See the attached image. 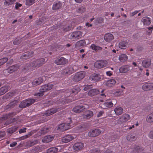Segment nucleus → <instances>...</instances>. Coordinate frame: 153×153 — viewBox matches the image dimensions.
<instances>
[{"label": "nucleus", "instance_id": "33", "mask_svg": "<svg viewBox=\"0 0 153 153\" xmlns=\"http://www.w3.org/2000/svg\"><path fill=\"white\" fill-rule=\"evenodd\" d=\"M8 89L7 86L2 87L0 88V96L6 93Z\"/></svg>", "mask_w": 153, "mask_h": 153}, {"label": "nucleus", "instance_id": "32", "mask_svg": "<svg viewBox=\"0 0 153 153\" xmlns=\"http://www.w3.org/2000/svg\"><path fill=\"white\" fill-rule=\"evenodd\" d=\"M151 61L149 60H145L143 61L142 65L143 67L147 68L151 65Z\"/></svg>", "mask_w": 153, "mask_h": 153}, {"label": "nucleus", "instance_id": "12", "mask_svg": "<svg viewBox=\"0 0 153 153\" xmlns=\"http://www.w3.org/2000/svg\"><path fill=\"white\" fill-rule=\"evenodd\" d=\"M101 76L99 74L94 73L90 76V79L92 81L97 82L100 80Z\"/></svg>", "mask_w": 153, "mask_h": 153}, {"label": "nucleus", "instance_id": "15", "mask_svg": "<svg viewBox=\"0 0 153 153\" xmlns=\"http://www.w3.org/2000/svg\"><path fill=\"white\" fill-rule=\"evenodd\" d=\"M85 109V106L82 105H78L74 107L73 111L76 113H79L83 111Z\"/></svg>", "mask_w": 153, "mask_h": 153}, {"label": "nucleus", "instance_id": "1", "mask_svg": "<svg viewBox=\"0 0 153 153\" xmlns=\"http://www.w3.org/2000/svg\"><path fill=\"white\" fill-rule=\"evenodd\" d=\"M45 59L42 58L36 61L30 62L26 65L24 68L26 70L32 71L36 68H38L44 63Z\"/></svg>", "mask_w": 153, "mask_h": 153}, {"label": "nucleus", "instance_id": "42", "mask_svg": "<svg viewBox=\"0 0 153 153\" xmlns=\"http://www.w3.org/2000/svg\"><path fill=\"white\" fill-rule=\"evenodd\" d=\"M135 136L131 134L128 135L126 137L127 140L130 141L134 140L135 139Z\"/></svg>", "mask_w": 153, "mask_h": 153}, {"label": "nucleus", "instance_id": "62", "mask_svg": "<svg viewBox=\"0 0 153 153\" xmlns=\"http://www.w3.org/2000/svg\"><path fill=\"white\" fill-rule=\"evenodd\" d=\"M86 25L88 27H91L92 26V24H90L89 23L87 22L86 23Z\"/></svg>", "mask_w": 153, "mask_h": 153}, {"label": "nucleus", "instance_id": "11", "mask_svg": "<svg viewBox=\"0 0 153 153\" xmlns=\"http://www.w3.org/2000/svg\"><path fill=\"white\" fill-rule=\"evenodd\" d=\"M84 147V144L83 143L77 142L74 144L73 146V149L75 151H79L82 149Z\"/></svg>", "mask_w": 153, "mask_h": 153}, {"label": "nucleus", "instance_id": "48", "mask_svg": "<svg viewBox=\"0 0 153 153\" xmlns=\"http://www.w3.org/2000/svg\"><path fill=\"white\" fill-rule=\"evenodd\" d=\"M22 6V4H21L16 2L15 5V8L16 9H19L20 7H21Z\"/></svg>", "mask_w": 153, "mask_h": 153}, {"label": "nucleus", "instance_id": "5", "mask_svg": "<svg viewBox=\"0 0 153 153\" xmlns=\"http://www.w3.org/2000/svg\"><path fill=\"white\" fill-rule=\"evenodd\" d=\"M70 120L69 123H64L59 125L58 129L62 131H64L69 129L71 127L70 124L72 123L71 120L69 119Z\"/></svg>", "mask_w": 153, "mask_h": 153}, {"label": "nucleus", "instance_id": "29", "mask_svg": "<svg viewBox=\"0 0 153 153\" xmlns=\"http://www.w3.org/2000/svg\"><path fill=\"white\" fill-rule=\"evenodd\" d=\"M116 82V81L114 79H111L108 80L106 82V85L109 87L114 86Z\"/></svg>", "mask_w": 153, "mask_h": 153}, {"label": "nucleus", "instance_id": "50", "mask_svg": "<svg viewBox=\"0 0 153 153\" xmlns=\"http://www.w3.org/2000/svg\"><path fill=\"white\" fill-rule=\"evenodd\" d=\"M122 92H123V91H116L114 95L115 96H120L121 95V94L122 93Z\"/></svg>", "mask_w": 153, "mask_h": 153}, {"label": "nucleus", "instance_id": "56", "mask_svg": "<svg viewBox=\"0 0 153 153\" xmlns=\"http://www.w3.org/2000/svg\"><path fill=\"white\" fill-rule=\"evenodd\" d=\"M91 86L90 85H86L84 88V90L85 91H86L89 90L91 88Z\"/></svg>", "mask_w": 153, "mask_h": 153}, {"label": "nucleus", "instance_id": "25", "mask_svg": "<svg viewBox=\"0 0 153 153\" xmlns=\"http://www.w3.org/2000/svg\"><path fill=\"white\" fill-rule=\"evenodd\" d=\"M114 101H115V100H113L112 101H109L107 100L106 102H104L103 105L104 106L105 108H109L112 107L113 105V102H114Z\"/></svg>", "mask_w": 153, "mask_h": 153}, {"label": "nucleus", "instance_id": "44", "mask_svg": "<svg viewBox=\"0 0 153 153\" xmlns=\"http://www.w3.org/2000/svg\"><path fill=\"white\" fill-rule=\"evenodd\" d=\"M39 143V141L38 140H34L33 142H28L27 145L28 146H32L34 145L37 144Z\"/></svg>", "mask_w": 153, "mask_h": 153}, {"label": "nucleus", "instance_id": "47", "mask_svg": "<svg viewBox=\"0 0 153 153\" xmlns=\"http://www.w3.org/2000/svg\"><path fill=\"white\" fill-rule=\"evenodd\" d=\"M6 134L4 131L0 132V139L2 138Z\"/></svg>", "mask_w": 153, "mask_h": 153}, {"label": "nucleus", "instance_id": "43", "mask_svg": "<svg viewBox=\"0 0 153 153\" xmlns=\"http://www.w3.org/2000/svg\"><path fill=\"white\" fill-rule=\"evenodd\" d=\"M35 0H26V5L30 6L34 3Z\"/></svg>", "mask_w": 153, "mask_h": 153}, {"label": "nucleus", "instance_id": "14", "mask_svg": "<svg viewBox=\"0 0 153 153\" xmlns=\"http://www.w3.org/2000/svg\"><path fill=\"white\" fill-rule=\"evenodd\" d=\"M61 147L60 146H57L56 147H52L50 148L47 151V153H56L57 152H61Z\"/></svg>", "mask_w": 153, "mask_h": 153}, {"label": "nucleus", "instance_id": "55", "mask_svg": "<svg viewBox=\"0 0 153 153\" xmlns=\"http://www.w3.org/2000/svg\"><path fill=\"white\" fill-rule=\"evenodd\" d=\"M26 130V128H24L21 129L19 131V133L20 134H21L22 133L25 132Z\"/></svg>", "mask_w": 153, "mask_h": 153}, {"label": "nucleus", "instance_id": "26", "mask_svg": "<svg viewBox=\"0 0 153 153\" xmlns=\"http://www.w3.org/2000/svg\"><path fill=\"white\" fill-rule=\"evenodd\" d=\"M53 139V137L50 135L44 137L42 140V142L45 143H48L52 141Z\"/></svg>", "mask_w": 153, "mask_h": 153}, {"label": "nucleus", "instance_id": "40", "mask_svg": "<svg viewBox=\"0 0 153 153\" xmlns=\"http://www.w3.org/2000/svg\"><path fill=\"white\" fill-rule=\"evenodd\" d=\"M126 43L124 42H120L119 45V47L120 48L122 49H125L126 48Z\"/></svg>", "mask_w": 153, "mask_h": 153}, {"label": "nucleus", "instance_id": "54", "mask_svg": "<svg viewBox=\"0 0 153 153\" xmlns=\"http://www.w3.org/2000/svg\"><path fill=\"white\" fill-rule=\"evenodd\" d=\"M70 27L68 26H65L63 27V30L65 31H67L70 30Z\"/></svg>", "mask_w": 153, "mask_h": 153}, {"label": "nucleus", "instance_id": "7", "mask_svg": "<svg viewBox=\"0 0 153 153\" xmlns=\"http://www.w3.org/2000/svg\"><path fill=\"white\" fill-rule=\"evenodd\" d=\"M101 133V130L98 128L91 129L88 132V136L91 137H94L99 135Z\"/></svg>", "mask_w": 153, "mask_h": 153}, {"label": "nucleus", "instance_id": "52", "mask_svg": "<svg viewBox=\"0 0 153 153\" xmlns=\"http://www.w3.org/2000/svg\"><path fill=\"white\" fill-rule=\"evenodd\" d=\"M104 112L103 111H100L98 114L97 115V117H101L102 114H104Z\"/></svg>", "mask_w": 153, "mask_h": 153}, {"label": "nucleus", "instance_id": "49", "mask_svg": "<svg viewBox=\"0 0 153 153\" xmlns=\"http://www.w3.org/2000/svg\"><path fill=\"white\" fill-rule=\"evenodd\" d=\"M148 137L150 138L153 139V130L150 131Z\"/></svg>", "mask_w": 153, "mask_h": 153}, {"label": "nucleus", "instance_id": "64", "mask_svg": "<svg viewBox=\"0 0 153 153\" xmlns=\"http://www.w3.org/2000/svg\"><path fill=\"white\" fill-rule=\"evenodd\" d=\"M132 64L135 66L137 67V65L136 63L135 62H134L132 63Z\"/></svg>", "mask_w": 153, "mask_h": 153}, {"label": "nucleus", "instance_id": "35", "mask_svg": "<svg viewBox=\"0 0 153 153\" xmlns=\"http://www.w3.org/2000/svg\"><path fill=\"white\" fill-rule=\"evenodd\" d=\"M90 47L93 50H94L95 51L101 50L102 49V48L101 47L97 46L94 44L91 45Z\"/></svg>", "mask_w": 153, "mask_h": 153}, {"label": "nucleus", "instance_id": "31", "mask_svg": "<svg viewBox=\"0 0 153 153\" xmlns=\"http://www.w3.org/2000/svg\"><path fill=\"white\" fill-rule=\"evenodd\" d=\"M128 59V56L125 54H122L119 55V60L122 62L127 61Z\"/></svg>", "mask_w": 153, "mask_h": 153}, {"label": "nucleus", "instance_id": "6", "mask_svg": "<svg viewBox=\"0 0 153 153\" xmlns=\"http://www.w3.org/2000/svg\"><path fill=\"white\" fill-rule=\"evenodd\" d=\"M76 137V136L74 134H68L62 138V141L64 143H67L75 139Z\"/></svg>", "mask_w": 153, "mask_h": 153}, {"label": "nucleus", "instance_id": "61", "mask_svg": "<svg viewBox=\"0 0 153 153\" xmlns=\"http://www.w3.org/2000/svg\"><path fill=\"white\" fill-rule=\"evenodd\" d=\"M75 2L77 3H81L83 1V0H75Z\"/></svg>", "mask_w": 153, "mask_h": 153}, {"label": "nucleus", "instance_id": "22", "mask_svg": "<svg viewBox=\"0 0 153 153\" xmlns=\"http://www.w3.org/2000/svg\"><path fill=\"white\" fill-rule=\"evenodd\" d=\"M86 44V43L85 40H81L76 43L75 44V47L77 48H79L80 47H84L85 46Z\"/></svg>", "mask_w": 153, "mask_h": 153}, {"label": "nucleus", "instance_id": "59", "mask_svg": "<svg viewBox=\"0 0 153 153\" xmlns=\"http://www.w3.org/2000/svg\"><path fill=\"white\" fill-rule=\"evenodd\" d=\"M138 12V11L136 10L134 12L131 13L130 15L131 16H133L135 14H137Z\"/></svg>", "mask_w": 153, "mask_h": 153}, {"label": "nucleus", "instance_id": "18", "mask_svg": "<svg viewBox=\"0 0 153 153\" xmlns=\"http://www.w3.org/2000/svg\"><path fill=\"white\" fill-rule=\"evenodd\" d=\"M43 77H39L34 79L31 83L32 86H35L41 84L43 82Z\"/></svg>", "mask_w": 153, "mask_h": 153}, {"label": "nucleus", "instance_id": "37", "mask_svg": "<svg viewBox=\"0 0 153 153\" xmlns=\"http://www.w3.org/2000/svg\"><path fill=\"white\" fill-rule=\"evenodd\" d=\"M104 21V19L102 17H99L96 19L94 21V23L96 24H101Z\"/></svg>", "mask_w": 153, "mask_h": 153}, {"label": "nucleus", "instance_id": "41", "mask_svg": "<svg viewBox=\"0 0 153 153\" xmlns=\"http://www.w3.org/2000/svg\"><path fill=\"white\" fill-rule=\"evenodd\" d=\"M17 128L15 126L11 128H9L7 130V132L9 133H12L17 130Z\"/></svg>", "mask_w": 153, "mask_h": 153}, {"label": "nucleus", "instance_id": "16", "mask_svg": "<svg viewBox=\"0 0 153 153\" xmlns=\"http://www.w3.org/2000/svg\"><path fill=\"white\" fill-rule=\"evenodd\" d=\"M131 66L128 65H125L121 66L119 68V72L121 73L127 72L130 70Z\"/></svg>", "mask_w": 153, "mask_h": 153}, {"label": "nucleus", "instance_id": "9", "mask_svg": "<svg viewBox=\"0 0 153 153\" xmlns=\"http://www.w3.org/2000/svg\"><path fill=\"white\" fill-rule=\"evenodd\" d=\"M142 89L145 91H148L153 89V83L146 82L143 84Z\"/></svg>", "mask_w": 153, "mask_h": 153}, {"label": "nucleus", "instance_id": "28", "mask_svg": "<svg viewBox=\"0 0 153 153\" xmlns=\"http://www.w3.org/2000/svg\"><path fill=\"white\" fill-rule=\"evenodd\" d=\"M99 93V91L97 89H92L90 90L88 93V95L90 96H93Z\"/></svg>", "mask_w": 153, "mask_h": 153}, {"label": "nucleus", "instance_id": "30", "mask_svg": "<svg viewBox=\"0 0 153 153\" xmlns=\"http://www.w3.org/2000/svg\"><path fill=\"white\" fill-rule=\"evenodd\" d=\"M146 120L148 123H153V112L150 113L147 116Z\"/></svg>", "mask_w": 153, "mask_h": 153}, {"label": "nucleus", "instance_id": "8", "mask_svg": "<svg viewBox=\"0 0 153 153\" xmlns=\"http://www.w3.org/2000/svg\"><path fill=\"white\" fill-rule=\"evenodd\" d=\"M70 38L72 39L80 38L82 35V33L80 31L74 32L70 34Z\"/></svg>", "mask_w": 153, "mask_h": 153}, {"label": "nucleus", "instance_id": "51", "mask_svg": "<svg viewBox=\"0 0 153 153\" xmlns=\"http://www.w3.org/2000/svg\"><path fill=\"white\" fill-rule=\"evenodd\" d=\"M106 74L107 76H111L113 74V72L110 71H107L106 72Z\"/></svg>", "mask_w": 153, "mask_h": 153}, {"label": "nucleus", "instance_id": "17", "mask_svg": "<svg viewBox=\"0 0 153 153\" xmlns=\"http://www.w3.org/2000/svg\"><path fill=\"white\" fill-rule=\"evenodd\" d=\"M130 117L127 114H124L120 118L119 121L122 123L126 122L129 120Z\"/></svg>", "mask_w": 153, "mask_h": 153}, {"label": "nucleus", "instance_id": "57", "mask_svg": "<svg viewBox=\"0 0 153 153\" xmlns=\"http://www.w3.org/2000/svg\"><path fill=\"white\" fill-rule=\"evenodd\" d=\"M16 144L17 143L16 142H14L10 144V146L11 147H13L14 146H16Z\"/></svg>", "mask_w": 153, "mask_h": 153}, {"label": "nucleus", "instance_id": "34", "mask_svg": "<svg viewBox=\"0 0 153 153\" xmlns=\"http://www.w3.org/2000/svg\"><path fill=\"white\" fill-rule=\"evenodd\" d=\"M16 0H5L4 4L6 6H9L14 3Z\"/></svg>", "mask_w": 153, "mask_h": 153}, {"label": "nucleus", "instance_id": "39", "mask_svg": "<svg viewBox=\"0 0 153 153\" xmlns=\"http://www.w3.org/2000/svg\"><path fill=\"white\" fill-rule=\"evenodd\" d=\"M8 60L7 57H4L0 59V66L5 63Z\"/></svg>", "mask_w": 153, "mask_h": 153}, {"label": "nucleus", "instance_id": "38", "mask_svg": "<svg viewBox=\"0 0 153 153\" xmlns=\"http://www.w3.org/2000/svg\"><path fill=\"white\" fill-rule=\"evenodd\" d=\"M27 106H29L33 103L35 102V100L34 99H28L25 100Z\"/></svg>", "mask_w": 153, "mask_h": 153}, {"label": "nucleus", "instance_id": "58", "mask_svg": "<svg viewBox=\"0 0 153 153\" xmlns=\"http://www.w3.org/2000/svg\"><path fill=\"white\" fill-rule=\"evenodd\" d=\"M13 44L14 45H17L19 43V40L17 39H16L13 42Z\"/></svg>", "mask_w": 153, "mask_h": 153}, {"label": "nucleus", "instance_id": "10", "mask_svg": "<svg viewBox=\"0 0 153 153\" xmlns=\"http://www.w3.org/2000/svg\"><path fill=\"white\" fill-rule=\"evenodd\" d=\"M68 62V60L63 57H61L57 58L55 61V63L57 65H61L65 64Z\"/></svg>", "mask_w": 153, "mask_h": 153}, {"label": "nucleus", "instance_id": "36", "mask_svg": "<svg viewBox=\"0 0 153 153\" xmlns=\"http://www.w3.org/2000/svg\"><path fill=\"white\" fill-rule=\"evenodd\" d=\"M64 72L66 74L70 75L73 72V69L72 68H68L64 71Z\"/></svg>", "mask_w": 153, "mask_h": 153}, {"label": "nucleus", "instance_id": "60", "mask_svg": "<svg viewBox=\"0 0 153 153\" xmlns=\"http://www.w3.org/2000/svg\"><path fill=\"white\" fill-rule=\"evenodd\" d=\"M56 102H54L53 100H51L48 102L49 105H51L52 104H54V103H55Z\"/></svg>", "mask_w": 153, "mask_h": 153}, {"label": "nucleus", "instance_id": "19", "mask_svg": "<svg viewBox=\"0 0 153 153\" xmlns=\"http://www.w3.org/2000/svg\"><path fill=\"white\" fill-rule=\"evenodd\" d=\"M19 69V67L16 65H13L9 67L5 70V72H7L9 74Z\"/></svg>", "mask_w": 153, "mask_h": 153}, {"label": "nucleus", "instance_id": "24", "mask_svg": "<svg viewBox=\"0 0 153 153\" xmlns=\"http://www.w3.org/2000/svg\"><path fill=\"white\" fill-rule=\"evenodd\" d=\"M62 5V3L60 1L55 2L53 6V10H58L61 8Z\"/></svg>", "mask_w": 153, "mask_h": 153}, {"label": "nucleus", "instance_id": "63", "mask_svg": "<svg viewBox=\"0 0 153 153\" xmlns=\"http://www.w3.org/2000/svg\"><path fill=\"white\" fill-rule=\"evenodd\" d=\"M146 75L147 76H148L149 74L148 70H146Z\"/></svg>", "mask_w": 153, "mask_h": 153}, {"label": "nucleus", "instance_id": "21", "mask_svg": "<svg viewBox=\"0 0 153 153\" xmlns=\"http://www.w3.org/2000/svg\"><path fill=\"white\" fill-rule=\"evenodd\" d=\"M142 22L144 25H149L151 23V19L150 18L147 17H144L142 20Z\"/></svg>", "mask_w": 153, "mask_h": 153}, {"label": "nucleus", "instance_id": "3", "mask_svg": "<svg viewBox=\"0 0 153 153\" xmlns=\"http://www.w3.org/2000/svg\"><path fill=\"white\" fill-rule=\"evenodd\" d=\"M108 64V62L106 60H99L95 62L94 66L96 68H102L106 67Z\"/></svg>", "mask_w": 153, "mask_h": 153}, {"label": "nucleus", "instance_id": "23", "mask_svg": "<svg viewBox=\"0 0 153 153\" xmlns=\"http://www.w3.org/2000/svg\"><path fill=\"white\" fill-rule=\"evenodd\" d=\"M93 115V113L92 111L88 110L84 113L83 115V118H89Z\"/></svg>", "mask_w": 153, "mask_h": 153}, {"label": "nucleus", "instance_id": "13", "mask_svg": "<svg viewBox=\"0 0 153 153\" xmlns=\"http://www.w3.org/2000/svg\"><path fill=\"white\" fill-rule=\"evenodd\" d=\"M63 109L62 108L60 107V108H53L51 109L48 110L46 111L44 113L45 115L47 116H48L53 114L55 113L57 111H59V110H61Z\"/></svg>", "mask_w": 153, "mask_h": 153}, {"label": "nucleus", "instance_id": "20", "mask_svg": "<svg viewBox=\"0 0 153 153\" xmlns=\"http://www.w3.org/2000/svg\"><path fill=\"white\" fill-rule=\"evenodd\" d=\"M114 36L111 34L108 33L105 34L104 36V40L107 42H109L114 39Z\"/></svg>", "mask_w": 153, "mask_h": 153}, {"label": "nucleus", "instance_id": "2", "mask_svg": "<svg viewBox=\"0 0 153 153\" xmlns=\"http://www.w3.org/2000/svg\"><path fill=\"white\" fill-rule=\"evenodd\" d=\"M53 86V85L50 84H48L42 85L40 89V93L38 94V95L39 96H43L44 94L43 93L44 92L51 90Z\"/></svg>", "mask_w": 153, "mask_h": 153}, {"label": "nucleus", "instance_id": "45", "mask_svg": "<svg viewBox=\"0 0 153 153\" xmlns=\"http://www.w3.org/2000/svg\"><path fill=\"white\" fill-rule=\"evenodd\" d=\"M27 106H28L25 100L22 102L19 105V107L22 108H24Z\"/></svg>", "mask_w": 153, "mask_h": 153}, {"label": "nucleus", "instance_id": "27", "mask_svg": "<svg viewBox=\"0 0 153 153\" xmlns=\"http://www.w3.org/2000/svg\"><path fill=\"white\" fill-rule=\"evenodd\" d=\"M114 111L116 114L119 115L123 113V109L121 107L118 106L115 108Z\"/></svg>", "mask_w": 153, "mask_h": 153}, {"label": "nucleus", "instance_id": "4", "mask_svg": "<svg viewBox=\"0 0 153 153\" xmlns=\"http://www.w3.org/2000/svg\"><path fill=\"white\" fill-rule=\"evenodd\" d=\"M86 74L85 72L84 71L77 72L74 76L73 80L74 81H79L85 77Z\"/></svg>", "mask_w": 153, "mask_h": 153}, {"label": "nucleus", "instance_id": "53", "mask_svg": "<svg viewBox=\"0 0 153 153\" xmlns=\"http://www.w3.org/2000/svg\"><path fill=\"white\" fill-rule=\"evenodd\" d=\"M148 29L150 31L149 32V34H150L152 33L153 29V26L149 27L148 28Z\"/></svg>", "mask_w": 153, "mask_h": 153}, {"label": "nucleus", "instance_id": "46", "mask_svg": "<svg viewBox=\"0 0 153 153\" xmlns=\"http://www.w3.org/2000/svg\"><path fill=\"white\" fill-rule=\"evenodd\" d=\"M76 87L75 88L72 89L71 91H70V92H71L72 93H77L80 91V89L79 88H78L77 89H76Z\"/></svg>", "mask_w": 153, "mask_h": 153}]
</instances>
